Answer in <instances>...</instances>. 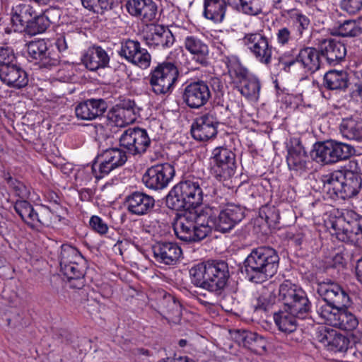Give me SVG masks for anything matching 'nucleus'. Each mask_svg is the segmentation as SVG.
I'll use <instances>...</instances> for the list:
<instances>
[{
    "mask_svg": "<svg viewBox=\"0 0 362 362\" xmlns=\"http://www.w3.org/2000/svg\"><path fill=\"white\" fill-rule=\"evenodd\" d=\"M317 291L324 303L317 305L316 312L325 324L346 331L358 327L357 317L348 310L349 295L340 285L332 281L320 282Z\"/></svg>",
    "mask_w": 362,
    "mask_h": 362,
    "instance_id": "nucleus-1",
    "label": "nucleus"
},
{
    "mask_svg": "<svg viewBox=\"0 0 362 362\" xmlns=\"http://www.w3.org/2000/svg\"><path fill=\"white\" fill-rule=\"evenodd\" d=\"M208 187V180L190 175L170 191L166 197V204L176 211L194 209L202 203L204 194L209 192Z\"/></svg>",
    "mask_w": 362,
    "mask_h": 362,
    "instance_id": "nucleus-2",
    "label": "nucleus"
},
{
    "mask_svg": "<svg viewBox=\"0 0 362 362\" xmlns=\"http://www.w3.org/2000/svg\"><path fill=\"white\" fill-rule=\"evenodd\" d=\"M279 264L276 251L270 247L262 246L251 250L244 261V271L250 281L259 284L272 277L277 272Z\"/></svg>",
    "mask_w": 362,
    "mask_h": 362,
    "instance_id": "nucleus-3",
    "label": "nucleus"
},
{
    "mask_svg": "<svg viewBox=\"0 0 362 362\" xmlns=\"http://www.w3.org/2000/svg\"><path fill=\"white\" fill-rule=\"evenodd\" d=\"M192 284L210 292L220 294L229 279L228 264L222 260H209L189 270Z\"/></svg>",
    "mask_w": 362,
    "mask_h": 362,
    "instance_id": "nucleus-4",
    "label": "nucleus"
},
{
    "mask_svg": "<svg viewBox=\"0 0 362 362\" xmlns=\"http://www.w3.org/2000/svg\"><path fill=\"white\" fill-rule=\"evenodd\" d=\"M204 209L185 211L173 226L177 238L185 242H198L210 234V226L206 220Z\"/></svg>",
    "mask_w": 362,
    "mask_h": 362,
    "instance_id": "nucleus-5",
    "label": "nucleus"
},
{
    "mask_svg": "<svg viewBox=\"0 0 362 362\" xmlns=\"http://www.w3.org/2000/svg\"><path fill=\"white\" fill-rule=\"evenodd\" d=\"M331 234L339 240L362 247V216L351 209H342L331 221Z\"/></svg>",
    "mask_w": 362,
    "mask_h": 362,
    "instance_id": "nucleus-6",
    "label": "nucleus"
},
{
    "mask_svg": "<svg viewBox=\"0 0 362 362\" xmlns=\"http://www.w3.org/2000/svg\"><path fill=\"white\" fill-rule=\"evenodd\" d=\"M323 189L332 199L351 198L357 194L361 188V179L351 172L337 170L322 177Z\"/></svg>",
    "mask_w": 362,
    "mask_h": 362,
    "instance_id": "nucleus-7",
    "label": "nucleus"
},
{
    "mask_svg": "<svg viewBox=\"0 0 362 362\" xmlns=\"http://www.w3.org/2000/svg\"><path fill=\"white\" fill-rule=\"evenodd\" d=\"M223 86L218 78H211L209 81L197 80L191 81L184 88L182 99L191 109L204 106L211 98V90L220 91Z\"/></svg>",
    "mask_w": 362,
    "mask_h": 362,
    "instance_id": "nucleus-8",
    "label": "nucleus"
},
{
    "mask_svg": "<svg viewBox=\"0 0 362 362\" xmlns=\"http://www.w3.org/2000/svg\"><path fill=\"white\" fill-rule=\"evenodd\" d=\"M279 298L284 307L299 319H305L310 315L311 303L305 292L291 281L286 280L280 285Z\"/></svg>",
    "mask_w": 362,
    "mask_h": 362,
    "instance_id": "nucleus-9",
    "label": "nucleus"
},
{
    "mask_svg": "<svg viewBox=\"0 0 362 362\" xmlns=\"http://www.w3.org/2000/svg\"><path fill=\"white\" fill-rule=\"evenodd\" d=\"M204 211L210 226V233L213 229L222 233H227L245 217V209L235 204H227L218 214L210 207L205 208Z\"/></svg>",
    "mask_w": 362,
    "mask_h": 362,
    "instance_id": "nucleus-10",
    "label": "nucleus"
},
{
    "mask_svg": "<svg viewBox=\"0 0 362 362\" xmlns=\"http://www.w3.org/2000/svg\"><path fill=\"white\" fill-rule=\"evenodd\" d=\"M13 207L21 219L32 229L37 230L41 226L49 227L61 220L49 207L42 206L36 211L26 200L16 201Z\"/></svg>",
    "mask_w": 362,
    "mask_h": 362,
    "instance_id": "nucleus-11",
    "label": "nucleus"
},
{
    "mask_svg": "<svg viewBox=\"0 0 362 362\" xmlns=\"http://www.w3.org/2000/svg\"><path fill=\"white\" fill-rule=\"evenodd\" d=\"M320 55L318 48L305 47L291 59H286V54H284L280 57L279 62L285 71H295L300 69L304 74H311L321 67Z\"/></svg>",
    "mask_w": 362,
    "mask_h": 362,
    "instance_id": "nucleus-12",
    "label": "nucleus"
},
{
    "mask_svg": "<svg viewBox=\"0 0 362 362\" xmlns=\"http://www.w3.org/2000/svg\"><path fill=\"white\" fill-rule=\"evenodd\" d=\"M178 76L177 66L174 63L165 62L151 69L148 81L154 93L164 95L172 92L177 82Z\"/></svg>",
    "mask_w": 362,
    "mask_h": 362,
    "instance_id": "nucleus-13",
    "label": "nucleus"
},
{
    "mask_svg": "<svg viewBox=\"0 0 362 362\" xmlns=\"http://www.w3.org/2000/svg\"><path fill=\"white\" fill-rule=\"evenodd\" d=\"M242 41L257 62L264 65L271 64L274 47L262 30L245 34Z\"/></svg>",
    "mask_w": 362,
    "mask_h": 362,
    "instance_id": "nucleus-14",
    "label": "nucleus"
},
{
    "mask_svg": "<svg viewBox=\"0 0 362 362\" xmlns=\"http://www.w3.org/2000/svg\"><path fill=\"white\" fill-rule=\"evenodd\" d=\"M211 172L219 181L226 180L234 175L236 170L235 153L228 148H215L210 157Z\"/></svg>",
    "mask_w": 362,
    "mask_h": 362,
    "instance_id": "nucleus-15",
    "label": "nucleus"
},
{
    "mask_svg": "<svg viewBox=\"0 0 362 362\" xmlns=\"http://www.w3.org/2000/svg\"><path fill=\"white\" fill-rule=\"evenodd\" d=\"M96 159L99 163L98 170L95 163L90 169L96 179H101L114 169L123 165L127 160V156L119 148H109L98 153Z\"/></svg>",
    "mask_w": 362,
    "mask_h": 362,
    "instance_id": "nucleus-16",
    "label": "nucleus"
},
{
    "mask_svg": "<svg viewBox=\"0 0 362 362\" xmlns=\"http://www.w3.org/2000/svg\"><path fill=\"white\" fill-rule=\"evenodd\" d=\"M119 145L132 156L144 154L151 144V139L146 129L139 127L129 128L123 132Z\"/></svg>",
    "mask_w": 362,
    "mask_h": 362,
    "instance_id": "nucleus-17",
    "label": "nucleus"
},
{
    "mask_svg": "<svg viewBox=\"0 0 362 362\" xmlns=\"http://www.w3.org/2000/svg\"><path fill=\"white\" fill-rule=\"evenodd\" d=\"M219 119L215 108L202 113L197 117L191 127L192 137L200 141H206L214 138L217 134Z\"/></svg>",
    "mask_w": 362,
    "mask_h": 362,
    "instance_id": "nucleus-18",
    "label": "nucleus"
},
{
    "mask_svg": "<svg viewBox=\"0 0 362 362\" xmlns=\"http://www.w3.org/2000/svg\"><path fill=\"white\" fill-rule=\"evenodd\" d=\"M174 175V167L165 163L148 168L143 175L142 182L148 189L162 190L168 187Z\"/></svg>",
    "mask_w": 362,
    "mask_h": 362,
    "instance_id": "nucleus-19",
    "label": "nucleus"
},
{
    "mask_svg": "<svg viewBox=\"0 0 362 362\" xmlns=\"http://www.w3.org/2000/svg\"><path fill=\"white\" fill-rule=\"evenodd\" d=\"M120 57L127 62L141 69H146L150 66L151 57L148 52L141 47L139 42L133 40H127L121 43Z\"/></svg>",
    "mask_w": 362,
    "mask_h": 362,
    "instance_id": "nucleus-20",
    "label": "nucleus"
},
{
    "mask_svg": "<svg viewBox=\"0 0 362 362\" xmlns=\"http://www.w3.org/2000/svg\"><path fill=\"white\" fill-rule=\"evenodd\" d=\"M28 57L40 67L50 68L59 62V57L52 54L45 40H33L27 44Z\"/></svg>",
    "mask_w": 362,
    "mask_h": 362,
    "instance_id": "nucleus-21",
    "label": "nucleus"
},
{
    "mask_svg": "<svg viewBox=\"0 0 362 362\" xmlns=\"http://www.w3.org/2000/svg\"><path fill=\"white\" fill-rule=\"evenodd\" d=\"M317 40L319 52L328 64L335 66L344 61L347 52L344 43L332 37Z\"/></svg>",
    "mask_w": 362,
    "mask_h": 362,
    "instance_id": "nucleus-22",
    "label": "nucleus"
},
{
    "mask_svg": "<svg viewBox=\"0 0 362 362\" xmlns=\"http://www.w3.org/2000/svg\"><path fill=\"white\" fill-rule=\"evenodd\" d=\"M152 250L156 262L165 266L176 265L182 255L181 247L173 242H158L153 245Z\"/></svg>",
    "mask_w": 362,
    "mask_h": 362,
    "instance_id": "nucleus-23",
    "label": "nucleus"
},
{
    "mask_svg": "<svg viewBox=\"0 0 362 362\" xmlns=\"http://www.w3.org/2000/svg\"><path fill=\"white\" fill-rule=\"evenodd\" d=\"M146 44L153 49L170 47L175 42V37L170 30L162 25H152L144 35Z\"/></svg>",
    "mask_w": 362,
    "mask_h": 362,
    "instance_id": "nucleus-24",
    "label": "nucleus"
},
{
    "mask_svg": "<svg viewBox=\"0 0 362 362\" xmlns=\"http://www.w3.org/2000/svg\"><path fill=\"white\" fill-rule=\"evenodd\" d=\"M35 15V11L31 4L21 0L16 1L11 12L13 30L23 33Z\"/></svg>",
    "mask_w": 362,
    "mask_h": 362,
    "instance_id": "nucleus-25",
    "label": "nucleus"
},
{
    "mask_svg": "<svg viewBox=\"0 0 362 362\" xmlns=\"http://www.w3.org/2000/svg\"><path fill=\"white\" fill-rule=\"evenodd\" d=\"M125 204L130 214L143 216L153 211L155 207V199L152 196L136 191L127 197Z\"/></svg>",
    "mask_w": 362,
    "mask_h": 362,
    "instance_id": "nucleus-26",
    "label": "nucleus"
},
{
    "mask_svg": "<svg viewBox=\"0 0 362 362\" xmlns=\"http://www.w3.org/2000/svg\"><path fill=\"white\" fill-rule=\"evenodd\" d=\"M183 47L197 64L202 66L209 64V48L202 38L196 35H188L183 39Z\"/></svg>",
    "mask_w": 362,
    "mask_h": 362,
    "instance_id": "nucleus-27",
    "label": "nucleus"
},
{
    "mask_svg": "<svg viewBox=\"0 0 362 362\" xmlns=\"http://www.w3.org/2000/svg\"><path fill=\"white\" fill-rule=\"evenodd\" d=\"M0 79L8 87L20 90L28 84V76L26 71L17 63L0 68Z\"/></svg>",
    "mask_w": 362,
    "mask_h": 362,
    "instance_id": "nucleus-28",
    "label": "nucleus"
},
{
    "mask_svg": "<svg viewBox=\"0 0 362 362\" xmlns=\"http://www.w3.org/2000/svg\"><path fill=\"white\" fill-rule=\"evenodd\" d=\"M286 162L288 168L295 171H305L308 155L298 138H291L287 144Z\"/></svg>",
    "mask_w": 362,
    "mask_h": 362,
    "instance_id": "nucleus-29",
    "label": "nucleus"
},
{
    "mask_svg": "<svg viewBox=\"0 0 362 362\" xmlns=\"http://www.w3.org/2000/svg\"><path fill=\"white\" fill-rule=\"evenodd\" d=\"M318 341L327 349L333 352H346L351 355L349 351V340L344 335L332 329H324L317 336Z\"/></svg>",
    "mask_w": 362,
    "mask_h": 362,
    "instance_id": "nucleus-30",
    "label": "nucleus"
},
{
    "mask_svg": "<svg viewBox=\"0 0 362 362\" xmlns=\"http://www.w3.org/2000/svg\"><path fill=\"white\" fill-rule=\"evenodd\" d=\"M60 16V11L49 8L39 15L34 16L29 24L24 30L27 35L33 36L45 32L51 24L55 23Z\"/></svg>",
    "mask_w": 362,
    "mask_h": 362,
    "instance_id": "nucleus-31",
    "label": "nucleus"
},
{
    "mask_svg": "<svg viewBox=\"0 0 362 362\" xmlns=\"http://www.w3.org/2000/svg\"><path fill=\"white\" fill-rule=\"evenodd\" d=\"M107 106L103 99H88L80 103L75 108L76 116L82 120H92L102 115Z\"/></svg>",
    "mask_w": 362,
    "mask_h": 362,
    "instance_id": "nucleus-32",
    "label": "nucleus"
},
{
    "mask_svg": "<svg viewBox=\"0 0 362 362\" xmlns=\"http://www.w3.org/2000/svg\"><path fill=\"white\" fill-rule=\"evenodd\" d=\"M126 7L129 13L140 18L144 22L156 19L157 6L153 0H129Z\"/></svg>",
    "mask_w": 362,
    "mask_h": 362,
    "instance_id": "nucleus-33",
    "label": "nucleus"
},
{
    "mask_svg": "<svg viewBox=\"0 0 362 362\" xmlns=\"http://www.w3.org/2000/svg\"><path fill=\"white\" fill-rule=\"evenodd\" d=\"M82 61L89 70L96 71L108 66L110 57L102 47L93 45L86 50Z\"/></svg>",
    "mask_w": 362,
    "mask_h": 362,
    "instance_id": "nucleus-34",
    "label": "nucleus"
},
{
    "mask_svg": "<svg viewBox=\"0 0 362 362\" xmlns=\"http://www.w3.org/2000/svg\"><path fill=\"white\" fill-rule=\"evenodd\" d=\"M284 23L300 40L310 25V18L298 10L290 11L284 20Z\"/></svg>",
    "mask_w": 362,
    "mask_h": 362,
    "instance_id": "nucleus-35",
    "label": "nucleus"
},
{
    "mask_svg": "<svg viewBox=\"0 0 362 362\" xmlns=\"http://www.w3.org/2000/svg\"><path fill=\"white\" fill-rule=\"evenodd\" d=\"M60 270L72 288L81 289L85 286V263H76L60 267Z\"/></svg>",
    "mask_w": 362,
    "mask_h": 362,
    "instance_id": "nucleus-36",
    "label": "nucleus"
},
{
    "mask_svg": "<svg viewBox=\"0 0 362 362\" xmlns=\"http://www.w3.org/2000/svg\"><path fill=\"white\" fill-rule=\"evenodd\" d=\"M296 315L284 307L274 313V320L279 331L285 334H293L297 330L298 322Z\"/></svg>",
    "mask_w": 362,
    "mask_h": 362,
    "instance_id": "nucleus-37",
    "label": "nucleus"
},
{
    "mask_svg": "<svg viewBox=\"0 0 362 362\" xmlns=\"http://www.w3.org/2000/svg\"><path fill=\"white\" fill-rule=\"evenodd\" d=\"M349 83V76L344 71L331 70L324 76L323 85L331 90H344L348 88Z\"/></svg>",
    "mask_w": 362,
    "mask_h": 362,
    "instance_id": "nucleus-38",
    "label": "nucleus"
},
{
    "mask_svg": "<svg viewBox=\"0 0 362 362\" xmlns=\"http://www.w3.org/2000/svg\"><path fill=\"white\" fill-rule=\"evenodd\" d=\"M226 11L224 0H204V16L214 23L223 21Z\"/></svg>",
    "mask_w": 362,
    "mask_h": 362,
    "instance_id": "nucleus-39",
    "label": "nucleus"
},
{
    "mask_svg": "<svg viewBox=\"0 0 362 362\" xmlns=\"http://www.w3.org/2000/svg\"><path fill=\"white\" fill-rule=\"evenodd\" d=\"M339 130L344 138L362 141V121L353 117L344 118L340 124Z\"/></svg>",
    "mask_w": 362,
    "mask_h": 362,
    "instance_id": "nucleus-40",
    "label": "nucleus"
},
{
    "mask_svg": "<svg viewBox=\"0 0 362 362\" xmlns=\"http://www.w3.org/2000/svg\"><path fill=\"white\" fill-rule=\"evenodd\" d=\"M228 75L235 86L250 76L248 70L235 57H227L225 60Z\"/></svg>",
    "mask_w": 362,
    "mask_h": 362,
    "instance_id": "nucleus-41",
    "label": "nucleus"
},
{
    "mask_svg": "<svg viewBox=\"0 0 362 362\" xmlns=\"http://www.w3.org/2000/svg\"><path fill=\"white\" fill-rule=\"evenodd\" d=\"M235 87L248 100H257L259 98L261 85L255 76H250Z\"/></svg>",
    "mask_w": 362,
    "mask_h": 362,
    "instance_id": "nucleus-42",
    "label": "nucleus"
},
{
    "mask_svg": "<svg viewBox=\"0 0 362 362\" xmlns=\"http://www.w3.org/2000/svg\"><path fill=\"white\" fill-rule=\"evenodd\" d=\"M228 3L234 9L247 15L257 16L262 13L261 0H228Z\"/></svg>",
    "mask_w": 362,
    "mask_h": 362,
    "instance_id": "nucleus-43",
    "label": "nucleus"
},
{
    "mask_svg": "<svg viewBox=\"0 0 362 362\" xmlns=\"http://www.w3.org/2000/svg\"><path fill=\"white\" fill-rule=\"evenodd\" d=\"M313 156L317 163L323 164L337 163L331 140L316 144Z\"/></svg>",
    "mask_w": 362,
    "mask_h": 362,
    "instance_id": "nucleus-44",
    "label": "nucleus"
},
{
    "mask_svg": "<svg viewBox=\"0 0 362 362\" xmlns=\"http://www.w3.org/2000/svg\"><path fill=\"white\" fill-rule=\"evenodd\" d=\"M59 266H69L76 263H85V259L81 252L74 247L64 244L60 247L59 255Z\"/></svg>",
    "mask_w": 362,
    "mask_h": 362,
    "instance_id": "nucleus-45",
    "label": "nucleus"
},
{
    "mask_svg": "<svg viewBox=\"0 0 362 362\" xmlns=\"http://www.w3.org/2000/svg\"><path fill=\"white\" fill-rule=\"evenodd\" d=\"M108 119L115 126L122 127L134 122L136 115L129 110L117 107L108 114Z\"/></svg>",
    "mask_w": 362,
    "mask_h": 362,
    "instance_id": "nucleus-46",
    "label": "nucleus"
},
{
    "mask_svg": "<svg viewBox=\"0 0 362 362\" xmlns=\"http://www.w3.org/2000/svg\"><path fill=\"white\" fill-rule=\"evenodd\" d=\"M160 308L163 314L170 317H179L182 313V305L171 295L164 296Z\"/></svg>",
    "mask_w": 362,
    "mask_h": 362,
    "instance_id": "nucleus-47",
    "label": "nucleus"
},
{
    "mask_svg": "<svg viewBox=\"0 0 362 362\" xmlns=\"http://www.w3.org/2000/svg\"><path fill=\"white\" fill-rule=\"evenodd\" d=\"M275 37L276 43L280 47H288L299 40L297 36L288 28L286 23H284L277 28Z\"/></svg>",
    "mask_w": 362,
    "mask_h": 362,
    "instance_id": "nucleus-48",
    "label": "nucleus"
},
{
    "mask_svg": "<svg viewBox=\"0 0 362 362\" xmlns=\"http://www.w3.org/2000/svg\"><path fill=\"white\" fill-rule=\"evenodd\" d=\"M235 341L244 347L257 352L255 344L258 341V336L255 333L246 330H237L235 334Z\"/></svg>",
    "mask_w": 362,
    "mask_h": 362,
    "instance_id": "nucleus-49",
    "label": "nucleus"
},
{
    "mask_svg": "<svg viewBox=\"0 0 362 362\" xmlns=\"http://www.w3.org/2000/svg\"><path fill=\"white\" fill-rule=\"evenodd\" d=\"M361 33L362 28L359 23L351 20L345 21L337 28V34L342 37H357Z\"/></svg>",
    "mask_w": 362,
    "mask_h": 362,
    "instance_id": "nucleus-50",
    "label": "nucleus"
},
{
    "mask_svg": "<svg viewBox=\"0 0 362 362\" xmlns=\"http://www.w3.org/2000/svg\"><path fill=\"white\" fill-rule=\"evenodd\" d=\"M331 142L337 162L349 158L354 151V148L349 144L335 140H331Z\"/></svg>",
    "mask_w": 362,
    "mask_h": 362,
    "instance_id": "nucleus-51",
    "label": "nucleus"
},
{
    "mask_svg": "<svg viewBox=\"0 0 362 362\" xmlns=\"http://www.w3.org/2000/svg\"><path fill=\"white\" fill-rule=\"evenodd\" d=\"M82 5L86 9L95 13H103L111 8L112 0H81Z\"/></svg>",
    "mask_w": 362,
    "mask_h": 362,
    "instance_id": "nucleus-52",
    "label": "nucleus"
},
{
    "mask_svg": "<svg viewBox=\"0 0 362 362\" xmlns=\"http://www.w3.org/2000/svg\"><path fill=\"white\" fill-rule=\"evenodd\" d=\"M16 63L13 49L9 47H0V68L11 66Z\"/></svg>",
    "mask_w": 362,
    "mask_h": 362,
    "instance_id": "nucleus-53",
    "label": "nucleus"
},
{
    "mask_svg": "<svg viewBox=\"0 0 362 362\" xmlns=\"http://www.w3.org/2000/svg\"><path fill=\"white\" fill-rule=\"evenodd\" d=\"M260 213L262 218H263V214L264 215V218L267 223L276 224L279 222V210L274 206H264L262 209Z\"/></svg>",
    "mask_w": 362,
    "mask_h": 362,
    "instance_id": "nucleus-54",
    "label": "nucleus"
},
{
    "mask_svg": "<svg viewBox=\"0 0 362 362\" xmlns=\"http://www.w3.org/2000/svg\"><path fill=\"white\" fill-rule=\"evenodd\" d=\"M90 228L100 235H105L108 231L107 224L98 216H92L89 221Z\"/></svg>",
    "mask_w": 362,
    "mask_h": 362,
    "instance_id": "nucleus-55",
    "label": "nucleus"
},
{
    "mask_svg": "<svg viewBox=\"0 0 362 362\" xmlns=\"http://www.w3.org/2000/svg\"><path fill=\"white\" fill-rule=\"evenodd\" d=\"M341 7L351 14H354L362 8V0H342Z\"/></svg>",
    "mask_w": 362,
    "mask_h": 362,
    "instance_id": "nucleus-56",
    "label": "nucleus"
},
{
    "mask_svg": "<svg viewBox=\"0 0 362 362\" xmlns=\"http://www.w3.org/2000/svg\"><path fill=\"white\" fill-rule=\"evenodd\" d=\"M8 183L13 189L16 196L22 198L26 196L27 189L23 183L11 177L8 180Z\"/></svg>",
    "mask_w": 362,
    "mask_h": 362,
    "instance_id": "nucleus-57",
    "label": "nucleus"
},
{
    "mask_svg": "<svg viewBox=\"0 0 362 362\" xmlns=\"http://www.w3.org/2000/svg\"><path fill=\"white\" fill-rule=\"evenodd\" d=\"M287 236L296 245H300L305 239V233L303 229L296 230L295 232L291 230L288 233Z\"/></svg>",
    "mask_w": 362,
    "mask_h": 362,
    "instance_id": "nucleus-58",
    "label": "nucleus"
},
{
    "mask_svg": "<svg viewBox=\"0 0 362 362\" xmlns=\"http://www.w3.org/2000/svg\"><path fill=\"white\" fill-rule=\"evenodd\" d=\"M349 352L354 358L352 362H362V341L355 343Z\"/></svg>",
    "mask_w": 362,
    "mask_h": 362,
    "instance_id": "nucleus-59",
    "label": "nucleus"
},
{
    "mask_svg": "<svg viewBox=\"0 0 362 362\" xmlns=\"http://www.w3.org/2000/svg\"><path fill=\"white\" fill-rule=\"evenodd\" d=\"M55 46L60 52H65L68 49V42L66 36L60 34L55 40Z\"/></svg>",
    "mask_w": 362,
    "mask_h": 362,
    "instance_id": "nucleus-60",
    "label": "nucleus"
},
{
    "mask_svg": "<svg viewBox=\"0 0 362 362\" xmlns=\"http://www.w3.org/2000/svg\"><path fill=\"white\" fill-rule=\"evenodd\" d=\"M66 70L65 69H60L58 71V77L59 80L62 82L65 83H70L72 82L74 80V74L73 72V69H71L70 71H68L67 74H65Z\"/></svg>",
    "mask_w": 362,
    "mask_h": 362,
    "instance_id": "nucleus-61",
    "label": "nucleus"
},
{
    "mask_svg": "<svg viewBox=\"0 0 362 362\" xmlns=\"http://www.w3.org/2000/svg\"><path fill=\"white\" fill-rule=\"evenodd\" d=\"M119 109H124V110H129L132 113H136V104L134 101L131 100L129 99L124 100L119 107H118Z\"/></svg>",
    "mask_w": 362,
    "mask_h": 362,
    "instance_id": "nucleus-62",
    "label": "nucleus"
},
{
    "mask_svg": "<svg viewBox=\"0 0 362 362\" xmlns=\"http://www.w3.org/2000/svg\"><path fill=\"white\" fill-rule=\"evenodd\" d=\"M355 76L360 81L361 84L357 86L356 93L362 101V69L355 71Z\"/></svg>",
    "mask_w": 362,
    "mask_h": 362,
    "instance_id": "nucleus-63",
    "label": "nucleus"
},
{
    "mask_svg": "<svg viewBox=\"0 0 362 362\" xmlns=\"http://www.w3.org/2000/svg\"><path fill=\"white\" fill-rule=\"evenodd\" d=\"M356 272L358 280L362 284V258L357 262Z\"/></svg>",
    "mask_w": 362,
    "mask_h": 362,
    "instance_id": "nucleus-64",
    "label": "nucleus"
}]
</instances>
